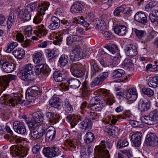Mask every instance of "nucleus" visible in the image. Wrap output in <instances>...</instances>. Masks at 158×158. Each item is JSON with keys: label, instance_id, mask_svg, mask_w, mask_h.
<instances>
[{"label": "nucleus", "instance_id": "1", "mask_svg": "<svg viewBox=\"0 0 158 158\" xmlns=\"http://www.w3.org/2000/svg\"><path fill=\"white\" fill-rule=\"evenodd\" d=\"M101 92L104 96L105 98L104 103H101L110 106L112 105L115 102L113 95L106 89H102ZM101 99V98L100 96H96L90 100L87 107L93 111H96L100 110L102 108L100 103ZM102 102L101 101V102Z\"/></svg>", "mask_w": 158, "mask_h": 158}, {"label": "nucleus", "instance_id": "2", "mask_svg": "<svg viewBox=\"0 0 158 158\" xmlns=\"http://www.w3.org/2000/svg\"><path fill=\"white\" fill-rule=\"evenodd\" d=\"M95 149L98 152V157L93 158H110V152L113 151L111 143L106 140H102L100 144L96 147Z\"/></svg>", "mask_w": 158, "mask_h": 158}, {"label": "nucleus", "instance_id": "3", "mask_svg": "<svg viewBox=\"0 0 158 158\" xmlns=\"http://www.w3.org/2000/svg\"><path fill=\"white\" fill-rule=\"evenodd\" d=\"M34 66L31 64L25 65L23 70L18 73V75L20 79L26 81H32L34 79V75L33 73L32 69Z\"/></svg>", "mask_w": 158, "mask_h": 158}, {"label": "nucleus", "instance_id": "4", "mask_svg": "<svg viewBox=\"0 0 158 158\" xmlns=\"http://www.w3.org/2000/svg\"><path fill=\"white\" fill-rule=\"evenodd\" d=\"M15 95L9 94H4L3 95V100L5 104L6 105L9 106H15V104L23 103L24 100H22L18 96L15 94Z\"/></svg>", "mask_w": 158, "mask_h": 158}, {"label": "nucleus", "instance_id": "5", "mask_svg": "<svg viewBox=\"0 0 158 158\" xmlns=\"http://www.w3.org/2000/svg\"><path fill=\"white\" fill-rule=\"evenodd\" d=\"M36 6V2L28 4L24 10L20 11L19 17L26 21L30 20L31 17L30 13L35 9Z\"/></svg>", "mask_w": 158, "mask_h": 158}, {"label": "nucleus", "instance_id": "6", "mask_svg": "<svg viewBox=\"0 0 158 158\" xmlns=\"http://www.w3.org/2000/svg\"><path fill=\"white\" fill-rule=\"evenodd\" d=\"M28 148L22 145H13L10 148V153L20 158H23L28 154Z\"/></svg>", "mask_w": 158, "mask_h": 158}, {"label": "nucleus", "instance_id": "7", "mask_svg": "<svg viewBox=\"0 0 158 158\" xmlns=\"http://www.w3.org/2000/svg\"><path fill=\"white\" fill-rule=\"evenodd\" d=\"M17 78L16 75H9L7 76L0 77V95L1 93L5 90L9 86V83L12 80H15Z\"/></svg>", "mask_w": 158, "mask_h": 158}, {"label": "nucleus", "instance_id": "8", "mask_svg": "<svg viewBox=\"0 0 158 158\" xmlns=\"http://www.w3.org/2000/svg\"><path fill=\"white\" fill-rule=\"evenodd\" d=\"M14 11H11L8 16L7 21L6 23V18L3 15L0 14V25L5 26L7 25L8 29H10L14 22L15 19Z\"/></svg>", "mask_w": 158, "mask_h": 158}, {"label": "nucleus", "instance_id": "9", "mask_svg": "<svg viewBox=\"0 0 158 158\" xmlns=\"http://www.w3.org/2000/svg\"><path fill=\"white\" fill-rule=\"evenodd\" d=\"M43 152L45 156L48 158H52L58 156L60 154L59 149L56 147H45Z\"/></svg>", "mask_w": 158, "mask_h": 158}, {"label": "nucleus", "instance_id": "10", "mask_svg": "<svg viewBox=\"0 0 158 158\" xmlns=\"http://www.w3.org/2000/svg\"><path fill=\"white\" fill-rule=\"evenodd\" d=\"M0 64L2 71L7 73L12 72L14 69V64L12 62H9L6 60H0Z\"/></svg>", "mask_w": 158, "mask_h": 158}, {"label": "nucleus", "instance_id": "11", "mask_svg": "<svg viewBox=\"0 0 158 158\" xmlns=\"http://www.w3.org/2000/svg\"><path fill=\"white\" fill-rule=\"evenodd\" d=\"M68 73V72L64 69L56 70L54 72L53 78L56 81L60 82L65 80Z\"/></svg>", "mask_w": 158, "mask_h": 158}, {"label": "nucleus", "instance_id": "12", "mask_svg": "<svg viewBox=\"0 0 158 158\" xmlns=\"http://www.w3.org/2000/svg\"><path fill=\"white\" fill-rule=\"evenodd\" d=\"M80 66L81 64L79 62L74 63L71 65L70 71L72 74L75 77H80L84 74V72L80 69Z\"/></svg>", "mask_w": 158, "mask_h": 158}, {"label": "nucleus", "instance_id": "13", "mask_svg": "<svg viewBox=\"0 0 158 158\" xmlns=\"http://www.w3.org/2000/svg\"><path fill=\"white\" fill-rule=\"evenodd\" d=\"M87 55L85 50H72L70 59L73 60H78Z\"/></svg>", "mask_w": 158, "mask_h": 158}, {"label": "nucleus", "instance_id": "14", "mask_svg": "<svg viewBox=\"0 0 158 158\" xmlns=\"http://www.w3.org/2000/svg\"><path fill=\"white\" fill-rule=\"evenodd\" d=\"M145 142L148 145L157 146L158 145V138L155 133L150 132L147 135Z\"/></svg>", "mask_w": 158, "mask_h": 158}, {"label": "nucleus", "instance_id": "15", "mask_svg": "<svg viewBox=\"0 0 158 158\" xmlns=\"http://www.w3.org/2000/svg\"><path fill=\"white\" fill-rule=\"evenodd\" d=\"M13 127L15 131L18 134L23 135L26 133V129L23 122L15 121L13 123Z\"/></svg>", "mask_w": 158, "mask_h": 158}, {"label": "nucleus", "instance_id": "16", "mask_svg": "<svg viewBox=\"0 0 158 158\" xmlns=\"http://www.w3.org/2000/svg\"><path fill=\"white\" fill-rule=\"evenodd\" d=\"M43 129H45L44 134L45 133V138L49 141H52L55 139L56 135V130L53 126H50L48 128H45L43 127Z\"/></svg>", "mask_w": 158, "mask_h": 158}, {"label": "nucleus", "instance_id": "17", "mask_svg": "<svg viewBox=\"0 0 158 158\" xmlns=\"http://www.w3.org/2000/svg\"><path fill=\"white\" fill-rule=\"evenodd\" d=\"M126 97L128 100L132 102L135 101L137 98V93L136 89L135 88H129L126 90Z\"/></svg>", "mask_w": 158, "mask_h": 158}, {"label": "nucleus", "instance_id": "18", "mask_svg": "<svg viewBox=\"0 0 158 158\" xmlns=\"http://www.w3.org/2000/svg\"><path fill=\"white\" fill-rule=\"evenodd\" d=\"M120 130L118 127L112 126L111 124H108L105 128L106 131L108 134L114 137L118 135Z\"/></svg>", "mask_w": 158, "mask_h": 158}, {"label": "nucleus", "instance_id": "19", "mask_svg": "<svg viewBox=\"0 0 158 158\" xmlns=\"http://www.w3.org/2000/svg\"><path fill=\"white\" fill-rule=\"evenodd\" d=\"M36 35L39 38H42L46 35L48 33V30L43 24H40L35 27Z\"/></svg>", "mask_w": 158, "mask_h": 158}, {"label": "nucleus", "instance_id": "20", "mask_svg": "<svg viewBox=\"0 0 158 158\" xmlns=\"http://www.w3.org/2000/svg\"><path fill=\"white\" fill-rule=\"evenodd\" d=\"M150 106V104L144 98L140 99L139 102V110L141 112L142 115L144 114L145 111H147Z\"/></svg>", "mask_w": 158, "mask_h": 158}, {"label": "nucleus", "instance_id": "21", "mask_svg": "<svg viewBox=\"0 0 158 158\" xmlns=\"http://www.w3.org/2000/svg\"><path fill=\"white\" fill-rule=\"evenodd\" d=\"M90 63L91 65L92 77L96 76L102 70V69L95 62L94 60H91Z\"/></svg>", "mask_w": 158, "mask_h": 158}, {"label": "nucleus", "instance_id": "22", "mask_svg": "<svg viewBox=\"0 0 158 158\" xmlns=\"http://www.w3.org/2000/svg\"><path fill=\"white\" fill-rule=\"evenodd\" d=\"M42 125L39 127V128L41 129L40 132H39L34 130L31 131L29 135L31 137V138L33 139H38L42 137L45 132V129H43V126Z\"/></svg>", "mask_w": 158, "mask_h": 158}, {"label": "nucleus", "instance_id": "23", "mask_svg": "<svg viewBox=\"0 0 158 158\" xmlns=\"http://www.w3.org/2000/svg\"><path fill=\"white\" fill-rule=\"evenodd\" d=\"M46 115L49 122L52 124H56L58 122L60 118V116L59 114L57 113L55 114L54 113L51 112H47Z\"/></svg>", "mask_w": 158, "mask_h": 158}, {"label": "nucleus", "instance_id": "24", "mask_svg": "<svg viewBox=\"0 0 158 158\" xmlns=\"http://www.w3.org/2000/svg\"><path fill=\"white\" fill-rule=\"evenodd\" d=\"M90 90L87 83L84 81L82 84V96L85 100H88L90 94Z\"/></svg>", "mask_w": 158, "mask_h": 158}, {"label": "nucleus", "instance_id": "25", "mask_svg": "<svg viewBox=\"0 0 158 158\" xmlns=\"http://www.w3.org/2000/svg\"><path fill=\"white\" fill-rule=\"evenodd\" d=\"M114 31L115 33L120 36H123L127 31V28L124 25H117L114 27Z\"/></svg>", "mask_w": 158, "mask_h": 158}, {"label": "nucleus", "instance_id": "26", "mask_svg": "<svg viewBox=\"0 0 158 158\" xmlns=\"http://www.w3.org/2000/svg\"><path fill=\"white\" fill-rule=\"evenodd\" d=\"M67 82L69 87L75 89L78 88L81 84L79 80L74 78H69L67 80Z\"/></svg>", "mask_w": 158, "mask_h": 158}, {"label": "nucleus", "instance_id": "27", "mask_svg": "<svg viewBox=\"0 0 158 158\" xmlns=\"http://www.w3.org/2000/svg\"><path fill=\"white\" fill-rule=\"evenodd\" d=\"M51 20L52 22L49 25V28L52 30H55L58 28L60 26V19L56 16H53L51 17Z\"/></svg>", "mask_w": 158, "mask_h": 158}, {"label": "nucleus", "instance_id": "28", "mask_svg": "<svg viewBox=\"0 0 158 158\" xmlns=\"http://www.w3.org/2000/svg\"><path fill=\"white\" fill-rule=\"evenodd\" d=\"M125 74V71L123 69H118L113 71L111 74V77L113 79H119L120 81H123L122 78L123 77Z\"/></svg>", "mask_w": 158, "mask_h": 158}, {"label": "nucleus", "instance_id": "29", "mask_svg": "<svg viewBox=\"0 0 158 158\" xmlns=\"http://www.w3.org/2000/svg\"><path fill=\"white\" fill-rule=\"evenodd\" d=\"M67 118L70 123L71 127L72 128L75 127L80 119L79 116L74 114L68 116Z\"/></svg>", "mask_w": 158, "mask_h": 158}, {"label": "nucleus", "instance_id": "30", "mask_svg": "<svg viewBox=\"0 0 158 158\" xmlns=\"http://www.w3.org/2000/svg\"><path fill=\"white\" fill-rule=\"evenodd\" d=\"M49 5V3L48 2H43L39 4L38 7V13L41 15V16L44 15Z\"/></svg>", "mask_w": 158, "mask_h": 158}, {"label": "nucleus", "instance_id": "31", "mask_svg": "<svg viewBox=\"0 0 158 158\" xmlns=\"http://www.w3.org/2000/svg\"><path fill=\"white\" fill-rule=\"evenodd\" d=\"M96 22L94 27L96 29H99L100 30L102 31L107 28V25L104 20H100L98 19H96Z\"/></svg>", "mask_w": 158, "mask_h": 158}, {"label": "nucleus", "instance_id": "32", "mask_svg": "<svg viewBox=\"0 0 158 158\" xmlns=\"http://www.w3.org/2000/svg\"><path fill=\"white\" fill-rule=\"evenodd\" d=\"M49 105L52 107L57 108L60 105V99L56 96H53L49 101Z\"/></svg>", "mask_w": 158, "mask_h": 158}, {"label": "nucleus", "instance_id": "33", "mask_svg": "<svg viewBox=\"0 0 158 158\" xmlns=\"http://www.w3.org/2000/svg\"><path fill=\"white\" fill-rule=\"evenodd\" d=\"M33 120L36 123H40L43 121V114L40 111H37L32 114Z\"/></svg>", "mask_w": 158, "mask_h": 158}, {"label": "nucleus", "instance_id": "34", "mask_svg": "<svg viewBox=\"0 0 158 158\" xmlns=\"http://www.w3.org/2000/svg\"><path fill=\"white\" fill-rule=\"evenodd\" d=\"M83 6L79 3H75L72 6L71 11L72 13H80L82 12Z\"/></svg>", "mask_w": 158, "mask_h": 158}, {"label": "nucleus", "instance_id": "35", "mask_svg": "<svg viewBox=\"0 0 158 158\" xmlns=\"http://www.w3.org/2000/svg\"><path fill=\"white\" fill-rule=\"evenodd\" d=\"M80 127L85 130L89 131L92 127L91 120L88 118L85 119L80 124Z\"/></svg>", "mask_w": 158, "mask_h": 158}, {"label": "nucleus", "instance_id": "36", "mask_svg": "<svg viewBox=\"0 0 158 158\" xmlns=\"http://www.w3.org/2000/svg\"><path fill=\"white\" fill-rule=\"evenodd\" d=\"M39 89L38 87L34 86L28 89L27 93L28 94L29 96L35 97L38 94Z\"/></svg>", "mask_w": 158, "mask_h": 158}, {"label": "nucleus", "instance_id": "37", "mask_svg": "<svg viewBox=\"0 0 158 158\" xmlns=\"http://www.w3.org/2000/svg\"><path fill=\"white\" fill-rule=\"evenodd\" d=\"M122 65L125 69L130 70L133 67L134 63L132 60L126 59L122 63Z\"/></svg>", "mask_w": 158, "mask_h": 158}, {"label": "nucleus", "instance_id": "38", "mask_svg": "<svg viewBox=\"0 0 158 158\" xmlns=\"http://www.w3.org/2000/svg\"><path fill=\"white\" fill-rule=\"evenodd\" d=\"M148 84L151 88H155L158 87V77L156 76L152 77L148 81Z\"/></svg>", "mask_w": 158, "mask_h": 158}, {"label": "nucleus", "instance_id": "39", "mask_svg": "<svg viewBox=\"0 0 158 158\" xmlns=\"http://www.w3.org/2000/svg\"><path fill=\"white\" fill-rule=\"evenodd\" d=\"M33 58V61L35 64L41 63L43 61L42 54L40 52H38L34 54Z\"/></svg>", "mask_w": 158, "mask_h": 158}, {"label": "nucleus", "instance_id": "40", "mask_svg": "<svg viewBox=\"0 0 158 158\" xmlns=\"http://www.w3.org/2000/svg\"><path fill=\"white\" fill-rule=\"evenodd\" d=\"M149 17L152 23L158 21V10H152L149 14Z\"/></svg>", "mask_w": 158, "mask_h": 158}, {"label": "nucleus", "instance_id": "41", "mask_svg": "<svg viewBox=\"0 0 158 158\" xmlns=\"http://www.w3.org/2000/svg\"><path fill=\"white\" fill-rule=\"evenodd\" d=\"M150 118L152 124L158 123V111L154 110L150 113Z\"/></svg>", "mask_w": 158, "mask_h": 158}, {"label": "nucleus", "instance_id": "42", "mask_svg": "<svg viewBox=\"0 0 158 158\" xmlns=\"http://www.w3.org/2000/svg\"><path fill=\"white\" fill-rule=\"evenodd\" d=\"M128 144L129 143L127 140L125 138L118 139L117 142V147L119 149L127 147Z\"/></svg>", "mask_w": 158, "mask_h": 158}, {"label": "nucleus", "instance_id": "43", "mask_svg": "<svg viewBox=\"0 0 158 158\" xmlns=\"http://www.w3.org/2000/svg\"><path fill=\"white\" fill-rule=\"evenodd\" d=\"M103 81L100 78H99V76H98L90 83V85L91 87L94 88L95 86L101 85Z\"/></svg>", "mask_w": 158, "mask_h": 158}, {"label": "nucleus", "instance_id": "44", "mask_svg": "<svg viewBox=\"0 0 158 158\" xmlns=\"http://www.w3.org/2000/svg\"><path fill=\"white\" fill-rule=\"evenodd\" d=\"M139 23L144 25H146L148 22L147 18L146 15L142 11L139 12Z\"/></svg>", "mask_w": 158, "mask_h": 158}, {"label": "nucleus", "instance_id": "45", "mask_svg": "<svg viewBox=\"0 0 158 158\" xmlns=\"http://www.w3.org/2000/svg\"><path fill=\"white\" fill-rule=\"evenodd\" d=\"M94 139V135L90 132H87L85 135L84 138L85 142L87 143L92 142Z\"/></svg>", "mask_w": 158, "mask_h": 158}, {"label": "nucleus", "instance_id": "46", "mask_svg": "<svg viewBox=\"0 0 158 158\" xmlns=\"http://www.w3.org/2000/svg\"><path fill=\"white\" fill-rule=\"evenodd\" d=\"M64 33L62 32H59L58 35L55 38V40L53 41L54 44L60 46L61 44L60 43L62 41Z\"/></svg>", "mask_w": 158, "mask_h": 158}, {"label": "nucleus", "instance_id": "47", "mask_svg": "<svg viewBox=\"0 0 158 158\" xmlns=\"http://www.w3.org/2000/svg\"><path fill=\"white\" fill-rule=\"evenodd\" d=\"M13 54L16 57L21 59L24 56L25 52L24 50H14Z\"/></svg>", "mask_w": 158, "mask_h": 158}, {"label": "nucleus", "instance_id": "48", "mask_svg": "<svg viewBox=\"0 0 158 158\" xmlns=\"http://www.w3.org/2000/svg\"><path fill=\"white\" fill-rule=\"evenodd\" d=\"M131 139L133 142V145L136 147H138V132H135V133L132 135L131 136Z\"/></svg>", "mask_w": 158, "mask_h": 158}, {"label": "nucleus", "instance_id": "49", "mask_svg": "<svg viewBox=\"0 0 158 158\" xmlns=\"http://www.w3.org/2000/svg\"><path fill=\"white\" fill-rule=\"evenodd\" d=\"M68 62V59L65 55H62L60 57L59 62L60 65L62 66H65Z\"/></svg>", "mask_w": 158, "mask_h": 158}, {"label": "nucleus", "instance_id": "50", "mask_svg": "<svg viewBox=\"0 0 158 158\" xmlns=\"http://www.w3.org/2000/svg\"><path fill=\"white\" fill-rule=\"evenodd\" d=\"M141 92L143 94L147 95L148 97L152 96L154 94L153 90L149 88H143L141 89Z\"/></svg>", "mask_w": 158, "mask_h": 158}, {"label": "nucleus", "instance_id": "51", "mask_svg": "<svg viewBox=\"0 0 158 158\" xmlns=\"http://www.w3.org/2000/svg\"><path fill=\"white\" fill-rule=\"evenodd\" d=\"M118 52L117 53V56L114 57L112 59V64L113 67L118 64L120 61L121 56L119 55V52Z\"/></svg>", "mask_w": 158, "mask_h": 158}, {"label": "nucleus", "instance_id": "52", "mask_svg": "<svg viewBox=\"0 0 158 158\" xmlns=\"http://www.w3.org/2000/svg\"><path fill=\"white\" fill-rule=\"evenodd\" d=\"M48 57L52 58L57 56L59 54V51L57 50H48Z\"/></svg>", "mask_w": 158, "mask_h": 158}, {"label": "nucleus", "instance_id": "53", "mask_svg": "<svg viewBox=\"0 0 158 158\" xmlns=\"http://www.w3.org/2000/svg\"><path fill=\"white\" fill-rule=\"evenodd\" d=\"M25 37H29L32 34V29L31 26H28L24 31Z\"/></svg>", "mask_w": 158, "mask_h": 158}, {"label": "nucleus", "instance_id": "54", "mask_svg": "<svg viewBox=\"0 0 158 158\" xmlns=\"http://www.w3.org/2000/svg\"><path fill=\"white\" fill-rule=\"evenodd\" d=\"M26 122L27 124L31 131L35 129V127H36V124L37 123L33 120H31L29 122L27 121V120H26Z\"/></svg>", "mask_w": 158, "mask_h": 158}, {"label": "nucleus", "instance_id": "55", "mask_svg": "<svg viewBox=\"0 0 158 158\" xmlns=\"http://www.w3.org/2000/svg\"><path fill=\"white\" fill-rule=\"evenodd\" d=\"M74 142L72 140H69L68 141L67 143V147L69 150L71 151H73L76 148V147L75 144H74Z\"/></svg>", "mask_w": 158, "mask_h": 158}, {"label": "nucleus", "instance_id": "56", "mask_svg": "<svg viewBox=\"0 0 158 158\" xmlns=\"http://www.w3.org/2000/svg\"><path fill=\"white\" fill-rule=\"evenodd\" d=\"M43 15L41 16V15L37 13L34 18L33 22L36 24L40 23L43 19Z\"/></svg>", "mask_w": 158, "mask_h": 158}, {"label": "nucleus", "instance_id": "57", "mask_svg": "<svg viewBox=\"0 0 158 158\" xmlns=\"http://www.w3.org/2000/svg\"><path fill=\"white\" fill-rule=\"evenodd\" d=\"M102 33L103 36L107 40L112 39L113 36L112 33L107 31H102Z\"/></svg>", "mask_w": 158, "mask_h": 158}, {"label": "nucleus", "instance_id": "58", "mask_svg": "<svg viewBox=\"0 0 158 158\" xmlns=\"http://www.w3.org/2000/svg\"><path fill=\"white\" fill-rule=\"evenodd\" d=\"M104 48L107 49H118L117 46L113 42L106 45Z\"/></svg>", "mask_w": 158, "mask_h": 158}, {"label": "nucleus", "instance_id": "59", "mask_svg": "<svg viewBox=\"0 0 158 158\" xmlns=\"http://www.w3.org/2000/svg\"><path fill=\"white\" fill-rule=\"evenodd\" d=\"M41 65L42 67V73L45 74L49 73V69L48 65L44 64H41Z\"/></svg>", "mask_w": 158, "mask_h": 158}, {"label": "nucleus", "instance_id": "60", "mask_svg": "<svg viewBox=\"0 0 158 158\" xmlns=\"http://www.w3.org/2000/svg\"><path fill=\"white\" fill-rule=\"evenodd\" d=\"M121 152L125 154L128 158H132L133 157L132 151L131 149L122 150L121 151Z\"/></svg>", "mask_w": 158, "mask_h": 158}, {"label": "nucleus", "instance_id": "61", "mask_svg": "<svg viewBox=\"0 0 158 158\" xmlns=\"http://www.w3.org/2000/svg\"><path fill=\"white\" fill-rule=\"evenodd\" d=\"M137 50H125V53L127 56H134L137 54Z\"/></svg>", "mask_w": 158, "mask_h": 158}, {"label": "nucleus", "instance_id": "62", "mask_svg": "<svg viewBox=\"0 0 158 158\" xmlns=\"http://www.w3.org/2000/svg\"><path fill=\"white\" fill-rule=\"evenodd\" d=\"M64 108L65 110L68 112L71 111L73 110L72 106L71 105L68 101H66L64 102Z\"/></svg>", "mask_w": 158, "mask_h": 158}, {"label": "nucleus", "instance_id": "63", "mask_svg": "<svg viewBox=\"0 0 158 158\" xmlns=\"http://www.w3.org/2000/svg\"><path fill=\"white\" fill-rule=\"evenodd\" d=\"M18 45L17 42H9L7 44V49H14Z\"/></svg>", "mask_w": 158, "mask_h": 158}, {"label": "nucleus", "instance_id": "64", "mask_svg": "<svg viewBox=\"0 0 158 158\" xmlns=\"http://www.w3.org/2000/svg\"><path fill=\"white\" fill-rule=\"evenodd\" d=\"M17 40L19 42H24V37L23 35L20 33H18L16 35Z\"/></svg>", "mask_w": 158, "mask_h": 158}]
</instances>
